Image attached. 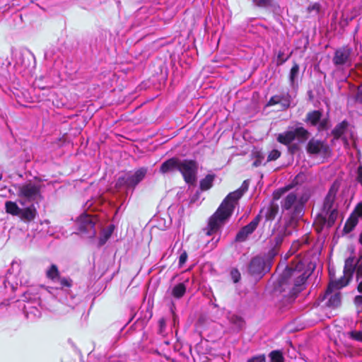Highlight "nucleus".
Listing matches in <instances>:
<instances>
[{
  "instance_id": "f257e3e1",
  "label": "nucleus",
  "mask_w": 362,
  "mask_h": 362,
  "mask_svg": "<svg viewBox=\"0 0 362 362\" xmlns=\"http://www.w3.org/2000/svg\"><path fill=\"white\" fill-rule=\"evenodd\" d=\"M312 271L306 263L295 257L291 264L279 274L274 283V290L279 293H286L284 296H294L300 292Z\"/></svg>"
},
{
  "instance_id": "f03ea898",
  "label": "nucleus",
  "mask_w": 362,
  "mask_h": 362,
  "mask_svg": "<svg viewBox=\"0 0 362 362\" xmlns=\"http://www.w3.org/2000/svg\"><path fill=\"white\" fill-rule=\"evenodd\" d=\"M247 189L248 183L247 180H245L239 189L229 193L226 197L216 212L209 218L208 228L204 230L206 235L210 236L221 229L231 216L238 200Z\"/></svg>"
},
{
  "instance_id": "7ed1b4c3",
  "label": "nucleus",
  "mask_w": 362,
  "mask_h": 362,
  "mask_svg": "<svg viewBox=\"0 0 362 362\" xmlns=\"http://www.w3.org/2000/svg\"><path fill=\"white\" fill-rule=\"evenodd\" d=\"M361 258L356 259L354 257H349L345 260L344 267V276L333 282L331 286H336L341 288L346 286L351 280L354 274H356L357 290L362 292V264H360Z\"/></svg>"
},
{
  "instance_id": "20e7f679",
  "label": "nucleus",
  "mask_w": 362,
  "mask_h": 362,
  "mask_svg": "<svg viewBox=\"0 0 362 362\" xmlns=\"http://www.w3.org/2000/svg\"><path fill=\"white\" fill-rule=\"evenodd\" d=\"M18 196V202L22 206L37 204L42 199L41 185L39 182H28L15 187Z\"/></svg>"
},
{
  "instance_id": "39448f33",
  "label": "nucleus",
  "mask_w": 362,
  "mask_h": 362,
  "mask_svg": "<svg viewBox=\"0 0 362 362\" xmlns=\"http://www.w3.org/2000/svg\"><path fill=\"white\" fill-rule=\"evenodd\" d=\"M305 201L298 197L295 192H289L281 201V209L291 216L289 224H296L297 220L304 214Z\"/></svg>"
},
{
  "instance_id": "423d86ee",
  "label": "nucleus",
  "mask_w": 362,
  "mask_h": 362,
  "mask_svg": "<svg viewBox=\"0 0 362 362\" xmlns=\"http://www.w3.org/2000/svg\"><path fill=\"white\" fill-rule=\"evenodd\" d=\"M5 210L7 214L18 216L25 223L33 221L37 214L36 207L33 204L20 208L17 202L13 201H6L5 202Z\"/></svg>"
},
{
  "instance_id": "0eeeda50",
  "label": "nucleus",
  "mask_w": 362,
  "mask_h": 362,
  "mask_svg": "<svg viewBox=\"0 0 362 362\" xmlns=\"http://www.w3.org/2000/svg\"><path fill=\"white\" fill-rule=\"evenodd\" d=\"M148 169L141 167L135 171H129L117 179L116 185L119 187H124L128 189L134 190L146 177Z\"/></svg>"
},
{
  "instance_id": "6e6552de",
  "label": "nucleus",
  "mask_w": 362,
  "mask_h": 362,
  "mask_svg": "<svg viewBox=\"0 0 362 362\" xmlns=\"http://www.w3.org/2000/svg\"><path fill=\"white\" fill-rule=\"evenodd\" d=\"M310 132L303 127H289L288 129L281 133L277 136V141L284 145L291 144L294 140L303 143L308 139Z\"/></svg>"
},
{
  "instance_id": "1a4fd4ad",
  "label": "nucleus",
  "mask_w": 362,
  "mask_h": 362,
  "mask_svg": "<svg viewBox=\"0 0 362 362\" xmlns=\"http://www.w3.org/2000/svg\"><path fill=\"white\" fill-rule=\"evenodd\" d=\"M179 172L182 174L186 183L194 185L197 182L198 164L193 160H180Z\"/></svg>"
},
{
  "instance_id": "9d476101",
  "label": "nucleus",
  "mask_w": 362,
  "mask_h": 362,
  "mask_svg": "<svg viewBox=\"0 0 362 362\" xmlns=\"http://www.w3.org/2000/svg\"><path fill=\"white\" fill-rule=\"evenodd\" d=\"M334 139H341L345 146H349V141L354 138V132L350 124L346 120L337 124L332 131Z\"/></svg>"
},
{
  "instance_id": "9b49d317",
  "label": "nucleus",
  "mask_w": 362,
  "mask_h": 362,
  "mask_svg": "<svg viewBox=\"0 0 362 362\" xmlns=\"http://www.w3.org/2000/svg\"><path fill=\"white\" fill-rule=\"evenodd\" d=\"M351 54L352 48L349 46L337 49L332 58L333 64L339 69L351 66Z\"/></svg>"
},
{
  "instance_id": "f8f14e48",
  "label": "nucleus",
  "mask_w": 362,
  "mask_h": 362,
  "mask_svg": "<svg viewBox=\"0 0 362 362\" xmlns=\"http://www.w3.org/2000/svg\"><path fill=\"white\" fill-rule=\"evenodd\" d=\"M77 221L78 230L81 233L88 238H93L95 235V222L91 216L83 213L78 218Z\"/></svg>"
},
{
  "instance_id": "ddd939ff",
  "label": "nucleus",
  "mask_w": 362,
  "mask_h": 362,
  "mask_svg": "<svg viewBox=\"0 0 362 362\" xmlns=\"http://www.w3.org/2000/svg\"><path fill=\"white\" fill-rule=\"evenodd\" d=\"M322 113L320 110H313L306 115L305 122L310 126L317 127L319 132L328 129L329 122L327 118H322Z\"/></svg>"
},
{
  "instance_id": "4468645a",
  "label": "nucleus",
  "mask_w": 362,
  "mask_h": 362,
  "mask_svg": "<svg viewBox=\"0 0 362 362\" xmlns=\"http://www.w3.org/2000/svg\"><path fill=\"white\" fill-rule=\"evenodd\" d=\"M306 151L310 155L326 156L329 152V148L325 141L313 138L309 140Z\"/></svg>"
},
{
  "instance_id": "2eb2a0df",
  "label": "nucleus",
  "mask_w": 362,
  "mask_h": 362,
  "mask_svg": "<svg viewBox=\"0 0 362 362\" xmlns=\"http://www.w3.org/2000/svg\"><path fill=\"white\" fill-rule=\"evenodd\" d=\"M290 226L291 225L288 223L286 226L277 228L276 230L273 233L270 239V244L273 248H276L280 246L284 240L285 238L292 234V230L289 228Z\"/></svg>"
},
{
  "instance_id": "dca6fc26",
  "label": "nucleus",
  "mask_w": 362,
  "mask_h": 362,
  "mask_svg": "<svg viewBox=\"0 0 362 362\" xmlns=\"http://www.w3.org/2000/svg\"><path fill=\"white\" fill-rule=\"evenodd\" d=\"M248 270L252 276H262L267 272L268 269L265 267L264 258L257 256L251 259Z\"/></svg>"
},
{
  "instance_id": "f3484780",
  "label": "nucleus",
  "mask_w": 362,
  "mask_h": 362,
  "mask_svg": "<svg viewBox=\"0 0 362 362\" xmlns=\"http://www.w3.org/2000/svg\"><path fill=\"white\" fill-rule=\"evenodd\" d=\"M337 281V280L332 281L330 282V284H329L327 290L326 291V293H325V298H327V305L329 306V307L337 308L341 303V295H340V293L339 292H336L334 293H332V291L334 289L339 290V288H337L334 286L330 287L331 284L333 282H335Z\"/></svg>"
},
{
  "instance_id": "a211bd4d",
  "label": "nucleus",
  "mask_w": 362,
  "mask_h": 362,
  "mask_svg": "<svg viewBox=\"0 0 362 362\" xmlns=\"http://www.w3.org/2000/svg\"><path fill=\"white\" fill-rule=\"evenodd\" d=\"M180 160L177 157H173L164 161L160 166L159 172L162 174L173 173L179 171Z\"/></svg>"
},
{
  "instance_id": "6ab92c4d",
  "label": "nucleus",
  "mask_w": 362,
  "mask_h": 362,
  "mask_svg": "<svg viewBox=\"0 0 362 362\" xmlns=\"http://www.w3.org/2000/svg\"><path fill=\"white\" fill-rule=\"evenodd\" d=\"M336 194H337V189H335L334 187L332 186L329 189V190L325 199L324 204H323V210L324 211H330L332 209H334L333 205L335 202Z\"/></svg>"
},
{
  "instance_id": "aec40b11",
  "label": "nucleus",
  "mask_w": 362,
  "mask_h": 362,
  "mask_svg": "<svg viewBox=\"0 0 362 362\" xmlns=\"http://www.w3.org/2000/svg\"><path fill=\"white\" fill-rule=\"evenodd\" d=\"M215 179V175L208 174L204 178L199 182V187L201 190L205 191L209 189L213 186Z\"/></svg>"
},
{
  "instance_id": "412c9836",
  "label": "nucleus",
  "mask_w": 362,
  "mask_h": 362,
  "mask_svg": "<svg viewBox=\"0 0 362 362\" xmlns=\"http://www.w3.org/2000/svg\"><path fill=\"white\" fill-rule=\"evenodd\" d=\"M186 286L184 283H180L175 285L171 291L172 296L175 298H181L186 292Z\"/></svg>"
},
{
  "instance_id": "4be33fe9",
  "label": "nucleus",
  "mask_w": 362,
  "mask_h": 362,
  "mask_svg": "<svg viewBox=\"0 0 362 362\" xmlns=\"http://www.w3.org/2000/svg\"><path fill=\"white\" fill-rule=\"evenodd\" d=\"M261 220L262 216L257 214L247 225L245 226L243 228L251 235L256 230Z\"/></svg>"
},
{
  "instance_id": "5701e85b",
  "label": "nucleus",
  "mask_w": 362,
  "mask_h": 362,
  "mask_svg": "<svg viewBox=\"0 0 362 362\" xmlns=\"http://www.w3.org/2000/svg\"><path fill=\"white\" fill-rule=\"evenodd\" d=\"M358 222V220L356 216H351L347 221L346 222L344 227V232L349 233L354 230Z\"/></svg>"
},
{
  "instance_id": "b1692460",
  "label": "nucleus",
  "mask_w": 362,
  "mask_h": 362,
  "mask_svg": "<svg viewBox=\"0 0 362 362\" xmlns=\"http://www.w3.org/2000/svg\"><path fill=\"white\" fill-rule=\"evenodd\" d=\"M299 65L294 63L289 73V82L292 87L295 86L296 81L299 74Z\"/></svg>"
},
{
  "instance_id": "393cba45",
  "label": "nucleus",
  "mask_w": 362,
  "mask_h": 362,
  "mask_svg": "<svg viewBox=\"0 0 362 362\" xmlns=\"http://www.w3.org/2000/svg\"><path fill=\"white\" fill-rule=\"evenodd\" d=\"M46 276L48 279H52L53 281H56L59 277V272L57 265L52 264L46 271Z\"/></svg>"
},
{
  "instance_id": "a878e982",
  "label": "nucleus",
  "mask_w": 362,
  "mask_h": 362,
  "mask_svg": "<svg viewBox=\"0 0 362 362\" xmlns=\"http://www.w3.org/2000/svg\"><path fill=\"white\" fill-rule=\"evenodd\" d=\"M229 322L235 325L237 328L240 329L244 325L243 318L236 315H230L228 317Z\"/></svg>"
},
{
  "instance_id": "bb28decb",
  "label": "nucleus",
  "mask_w": 362,
  "mask_h": 362,
  "mask_svg": "<svg viewBox=\"0 0 362 362\" xmlns=\"http://www.w3.org/2000/svg\"><path fill=\"white\" fill-rule=\"evenodd\" d=\"M346 335L348 338L358 341L362 342V331L358 330H351L348 332Z\"/></svg>"
},
{
  "instance_id": "cd10ccee",
  "label": "nucleus",
  "mask_w": 362,
  "mask_h": 362,
  "mask_svg": "<svg viewBox=\"0 0 362 362\" xmlns=\"http://www.w3.org/2000/svg\"><path fill=\"white\" fill-rule=\"evenodd\" d=\"M280 103L284 109H287L291 104V96L287 93L286 94L279 95Z\"/></svg>"
},
{
  "instance_id": "c85d7f7f",
  "label": "nucleus",
  "mask_w": 362,
  "mask_h": 362,
  "mask_svg": "<svg viewBox=\"0 0 362 362\" xmlns=\"http://www.w3.org/2000/svg\"><path fill=\"white\" fill-rule=\"evenodd\" d=\"M269 357L272 362H284V356L280 351H272L269 354Z\"/></svg>"
},
{
  "instance_id": "c756f323",
  "label": "nucleus",
  "mask_w": 362,
  "mask_h": 362,
  "mask_svg": "<svg viewBox=\"0 0 362 362\" xmlns=\"http://www.w3.org/2000/svg\"><path fill=\"white\" fill-rule=\"evenodd\" d=\"M328 216V222L329 224L334 223L338 216V211L336 209H332L330 211H324Z\"/></svg>"
},
{
  "instance_id": "7c9ffc66",
  "label": "nucleus",
  "mask_w": 362,
  "mask_h": 362,
  "mask_svg": "<svg viewBox=\"0 0 362 362\" xmlns=\"http://www.w3.org/2000/svg\"><path fill=\"white\" fill-rule=\"evenodd\" d=\"M55 282H59L62 288L66 291L67 289L71 287L72 281L69 278H60L57 279Z\"/></svg>"
},
{
  "instance_id": "2f4dec72",
  "label": "nucleus",
  "mask_w": 362,
  "mask_h": 362,
  "mask_svg": "<svg viewBox=\"0 0 362 362\" xmlns=\"http://www.w3.org/2000/svg\"><path fill=\"white\" fill-rule=\"evenodd\" d=\"M249 235H250L249 233H247V230H245V229L243 227L236 234L235 241L244 242L247 240V238Z\"/></svg>"
},
{
  "instance_id": "473e14b6",
  "label": "nucleus",
  "mask_w": 362,
  "mask_h": 362,
  "mask_svg": "<svg viewBox=\"0 0 362 362\" xmlns=\"http://www.w3.org/2000/svg\"><path fill=\"white\" fill-rule=\"evenodd\" d=\"M277 211H278L277 207H274L272 206L268 207L267 209V212H266V219L267 220L274 219L277 214Z\"/></svg>"
},
{
  "instance_id": "72a5a7b5",
  "label": "nucleus",
  "mask_w": 362,
  "mask_h": 362,
  "mask_svg": "<svg viewBox=\"0 0 362 362\" xmlns=\"http://www.w3.org/2000/svg\"><path fill=\"white\" fill-rule=\"evenodd\" d=\"M281 156V152L277 149H273L271 151L267 157V161L276 160Z\"/></svg>"
},
{
  "instance_id": "f704fd0d",
  "label": "nucleus",
  "mask_w": 362,
  "mask_h": 362,
  "mask_svg": "<svg viewBox=\"0 0 362 362\" xmlns=\"http://www.w3.org/2000/svg\"><path fill=\"white\" fill-rule=\"evenodd\" d=\"M255 4L261 7H269L273 5V0H253Z\"/></svg>"
},
{
  "instance_id": "c9c22d12",
  "label": "nucleus",
  "mask_w": 362,
  "mask_h": 362,
  "mask_svg": "<svg viewBox=\"0 0 362 362\" xmlns=\"http://www.w3.org/2000/svg\"><path fill=\"white\" fill-rule=\"evenodd\" d=\"M230 277L234 283H238L240 279V273L237 269H233L230 271Z\"/></svg>"
},
{
  "instance_id": "e433bc0d",
  "label": "nucleus",
  "mask_w": 362,
  "mask_h": 362,
  "mask_svg": "<svg viewBox=\"0 0 362 362\" xmlns=\"http://www.w3.org/2000/svg\"><path fill=\"white\" fill-rule=\"evenodd\" d=\"M351 216H356L358 219V218H362V202L356 205Z\"/></svg>"
},
{
  "instance_id": "4c0bfd02",
  "label": "nucleus",
  "mask_w": 362,
  "mask_h": 362,
  "mask_svg": "<svg viewBox=\"0 0 362 362\" xmlns=\"http://www.w3.org/2000/svg\"><path fill=\"white\" fill-rule=\"evenodd\" d=\"M289 56L286 57H284V52H279L278 53V55H277V65L278 66H280V65H282L284 63H285L288 59Z\"/></svg>"
},
{
  "instance_id": "58836bf2",
  "label": "nucleus",
  "mask_w": 362,
  "mask_h": 362,
  "mask_svg": "<svg viewBox=\"0 0 362 362\" xmlns=\"http://www.w3.org/2000/svg\"><path fill=\"white\" fill-rule=\"evenodd\" d=\"M280 103L279 95L272 96L268 101L267 106H272Z\"/></svg>"
},
{
  "instance_id": "ea45409f",
  "label": "nucleus",
  "mask_w": 362,
  "mask_h": 362,
  "mask_svg": "<svg viewBox=\"0 0 362 362\" xmlns=\"http://www.w3.org/2000/svg\"><path fill=\"white\" fill-rule=\"evenodd\" d=\"M247 362H266V358L264 354H261L251 358Z\"/></svg>"
},
{
  "instance_id": "a19ab883",
  "label": "nucleus",
  "mask_w": 362,
  "mask_h": 362,
  "mask_svg": "<svg viewBox=\"0 0 362 362\" xmlns=\"http://www.w3.org/2000/svg\"><path fill=\"white\" fill-rule=\"evenodd\" d=\"M187 259V254L185 251L182 252L179 257V267H181Z\"/></svg>"
},
{
  "instance_id": "79ce46f5",
  "label": "nucleus",
  "mask_w": 362,
  "mask_h": 362,
  "mask_svg": "<svg viewBox=\"0 0 362 362\" xmlns=\"http://www.w3.org/2000/svg\"><path fill=\"white\" fill-rule=\"evenodd\" d=\"M268 8L272 9L273 12L275 13L276 14L279 15L282 13V8H281V6L277 4L274 3V1L273 5Z\"/></svg>"
},
{
  "instance_id": "37998d69",
  "label": "nucleus",
  "mask_w": 362,
  "mask_h": 362,
  "mask_svg": "<svg viewBox=\"0 0 362 362\" xmlns=\"http://www.w3.org/2000/svg\"><path fill=\"white\" fill-rule=\"evenodd\" d=\"M26 314L28 317H30V315L33 314L35 317H40V312L38 309L36 308H32L30 311L26 310Z\"/></svg>"
},
{
  "instance_id": "c03bdc74",
  "label": "nucleus",
  "mask_w": 362,
  "mask_h": 362,
  "mask_svg": "<svg viewBox=\"0 0 362 362\" xmlns=\"http://www.w3.org/2000/svg\"><path fill=\"white\" fill-rule=\"evenodd\" d=\"M320 11V4H313V5H310L308 7V11L309 13H312L313 11H315V13H317Z\"/></svg>"
},
{
  "instance_id": "a18cd8bd",
  "label": "nucleus",
  "mask_w": 362,
  "mask_h": 362,
  "mask_svg": "<svg viewBox=\"0 0 362 362\" xmlns=\"http://www.w3.org/2000/svg\"><path fill=\"white\" fill-rule=\"evenodd\" d=\"M354 298V303L357 307L362 308V292Z\"/></svg>"
},
{
  "instance_id": "49530a36",
  "label": "nucleus",
  "mask_w": 362,
  "mask_h": 362,
  "mask_svg": "<svg viewBox=\"0 0 362 362\" xmlns=\"http://www.w3.org/2000/svg\"><path fill=\"white\" fill-rule=\"evenodd\" d=\"M356 173V180L358 181V183H360L362 185V165L358 166Z\"/></svg>"
},
{
  "instance_id": "de8ad7c7",
  "label": "nucleus",
  "mask_w": 362,
  "mask_h": 362,
  "mask_svg": "<svg viewBox=\"0 0 362 362\" xmlns=\"http://www.w3.org/2000/svg\"><path fill=\"white\" fill-rule=\"evenodd\" d=\"M160 332L161 333L163 329L165 327V320L164 318H160L158 321Z\"/></svg>"
},
{
  "instance_id": "09e8293b",
  "label": "nucleus",
  "mask_w": 362,
  "mask_h": 362,
  "mask_svg": "<svg viewBox=\"0 0 362 362\" xmlns=\"http://www.w3.org/2000/svg\"><path fill=\"white\" fill-rule=\"evenodd\" d=\"M356 100L362 103V87H360L358 90L357 94H356Z\"/></svg>"
},
{
  "instance_id": "8fccbe9b",
  "label": "nucleus",
  "mask_w": 362,
  "mask_h": 362,
  "mask_svg": "<svg viewBox=\"0 0 362 362\" xmlns=\"http://www.w3.org/2000/svg\"><path fill=\"white\" fill-rule=\"evenodd\" d=\"M253 165L257 167L259 165V162L258 160H255L253 163Z\"/></svg>"
},
{
  "instance_id": "3c124183",
  "label": "nucleus",
  "mask_w": 362,
  "mask_h": 362,
  "mask_svg": "<svg viewBox=\"0 0 362 362\" xmlns=\"http://www.w3.org/2000/svg\"><path fill=\"white\" fill-rule=\"evenodd\" d=\"M298 243H294L292 245V247H291V249L293 250V249H294V248L297 247H298Z\"/></svg>"
},
{
  "instance_id": "603ef678",
  "label": "nucleus",
  "mask_w": 362,
  "mask_h": 362,
  "mask_svg": "<svg viewBox=\"0 0 362 362\" xmlns=\"http://www.w3.org/2000/svg\"><path fill=\"white\" fill-rule=\"evenodd\" d=\"M359 243L362 245V230L359 235Z\"/></svg>"
},
{
  "instance_id": "864d4df0",
  "label": "nucleus",
  "mask_w": 362,
  "mask_h": 362,
  "mask_svg": "<svg viewBox=\"0 0 362 362\" xmlns=\"http://www.w3.org/2000/svg\"><path fill=\"white\" fill-rule=\"evenodd\" d=\"M290 189V187H287L286 188L282 189L281 190H282V192H286V191H287V189Z\"/></svg>"
},
{
  "instance_id": "5fc2aeb1",
  "label": "nucleus",
  "mask_w": 362,
  "mask_h": 362,
  "mask_svg": "<svg viewBox=\"0 0 362 362\" xmlns=\"http://www.w3.org/2000/svg\"><path fill=\"white\" fill-rule=\"evenodd\" d=\"M274 198H275V199H279V197H276V194H275V195H274Z\"/></svg>"
},
{
  "instance_id": "6e6d98bb",
  "label": "nucleus",
  "mask_w": 362,
  "mask_h": 362,
  "mask_svg": "<svg viewBox=\"0 0 362 362\" xmlns=\"http://www.w3.org/2000/svg\"><path fill=\"white\" fill-rule=\"evenodd\" d=\"M214 306L216 308V307H218V305L216 303H214Z\"/></svg>"
}]
</instances>
